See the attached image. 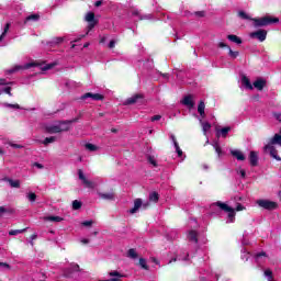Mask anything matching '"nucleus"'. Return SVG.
I'll return each instance as SVG.
<instances>
[{"instance_id": "obj_1", "label": "nucleus", "mask_w": 281, "mask_h": 281, "mask_svg": "<svg viewBox=\"0 0 281 281\" xmlns=\"http://www.w3.org/2000/svg\"><path fill=\"white\" fill-rule=\"evenodd\" d=\"M214 205H216L217 207H220V210H222L223 212H225L227 214L226 223H234L236 221V212H243V211L247 210V207H245V205H243L240 203H237L235 209L227 205V203H224L221 201L213 204L212 207H214Z\"/></svg>"}, {"instance_id": "obj_2", "label": "nucleus", "mask_w": 281, "mask_h": 281, "mask_svg": "<svg viewBox=\"0 0 281 281\" xmlns=\"http://www.w3.org/2000/svg\"><path fill=\"white\" fill-rule=\"evenodd\" d=\"M31 67H38L42 71H49V69H53L56 67V63L52 64H36V63H27V64H20L12 66L9 70H7V74H16L19 71H25V69H31Z\"/></svg>"}, {"instance_id": "obj_3", "label": "nucleus", "mask_w": 281, "mask_h": 281, "mask_svg": "<svg viewBox=\"0 0 281 281\" xmlns=\"http://www.w3.org/2000/svg\"><path fill=\"white\" fill-rule=\"evenodd\" d=\"M71 128V121L55 122L46 126L48 133H63Z\"/></svg>"}, {"instance_id": "obj_4", "label": "nucleus", "mask_w": 281, "mask_h": 281, "mask_svg": "<svg viewBox=\"0 0 281 281\" xmlns=\"http://www.w3.org/2000/svg\"><path fill=\"white\" fill-rule=\"evenodd\" d=\"M252 22H254V27H266V25H271V23H279L280 19L263 16L259 19H252Z\"/></svg>"}, {"instance_id": "obj_5", "label": "nucleus", "mask_w": 281, "mask_h": 281, "mask_svg": "<svg viewBox=\"0 0 281 281\" xmlns=\"http://www.w3.org/2000/svg\"><path fill=\"white\" fill-rule=\"evenodd\" d=\"M257 205L259 207H262V210H276L278 207V203L271 201V200H257Z\"/></svg>"}, {"instance_id": "obj_6", "label": "nucleus", "mask_w": 281, "mask_h": 281, "mask_svg": "<svg viewBox=\"0 0 281 281\" xmlns=\"http://www.w3.org/2000/svg\"><path fill=\"white\" fill-rule=\"evenodd\" d=\"M85 21H87L88 23L87 34H89V32H91V30H93L95 25H98V21H95V14L93 12H88L85 16Z\"/></svg>"}, {"instance_id": "obj_7", "label": "nucleus", "mask_w": 281, "mask_h": 281, "mask_svg": "<svg viewBox=\"0 0 281 281\" xmlns=\"http://www.w3.org/2000/svg\"><path fill=\"white\" fill-rule=\"evenodd\" d=\"M78 177L86 188H89L90 190H93L95 188V182L87 179V176H85L82 169L78 170Z\"/></svg>"}, {"instance_id": "obj_8", "label": "nucleus", "mask_w": 281, "mask_h": 281, "mask_svg": "<svg viewBox=\"0 0 281 281\" xmlns=\"http://www.w3.org/2000/svg\"><path fill=\"white\" fill-rule=\"evenodd\" d=\"M249 36L250 38H257L259 43H265V41H267V31L258 30V31L251 32Z\"/></svg>"}, {"instance_id": "obj_9", "label": "nucleus", "mask_w": 281, "mask_h": 281, "mask_svg": "<svg viewBox=\"0 0 281 281\" xmlns=\"http://www.w3.org/2000/svg\"><path fill=\"white\" fill-rule=\"evenodd\" d=\"M148 205H150L149 202H142V199H136L134 201V207L130 210V214H136V212L139 210V207H143L144 210H146V207H148Z\"/></svg>"}, {"instance_id": "obj_10", "label": "nucleus", "mask_w": 281, "mask_h": 281, "mask_svg": "<svg viewBox=\"0 0 281 281\" xmlns=\"http://www.w3.org/2000/svg\"><path fill=\"white\" fill-rule=\"evenodd\" d=\"M187 240L193 245H196V243H199V233L195 229L188 231Z\"/></svg>"}, {"instance_id": "obj_11", "label": "nucleus", "mask_w": 281, "mask_h": 281, "mask_svg": "<svg viewBox=\"0 0 281 281\" xmlns=\"http://www.w3.org/2000/svg\"><path fill=\"white\" fill-rule=\"evenodd\" d=\"M265 150H268L270 153V156L276 159L277 161H281L280 156H278V149H276V147H273V145L271 144H267L265 146Z\"/></svg>"}, {"instance_id": "obj_12", "label": "nucleus", "mask_w": 281, "mask_h": 281, "mask_svg": "<svg viewBox=\"0 0 281 281\" xmlns=\"http://www.w3.org/2000/svg\"><path fill=\"white\" fill-rule=\"evenodd\" d=\"M87 98H91V100H95V101L104 100V95L100 93L88 92L81 97V100H87Z\"/></svg>"}, {"instance_id": "obj_13", "label": "nucleus", "mask_w": 281, "mask_h": 281, "mask_svg": "<svg viewBox=\"0 0 281 281\" xmlns=\"http://www.w3.org/2000/svg\"><path fill=\"white\" fill-rule=\"evenodd\" d=\"M177 260H181L182 262H188V260H190V255L187 251H183L182 255H179L176 258H172L169 261V265H172V262H177Z\"/></svg>"}, {"instance_id": "obj_14", "label": "nucleus", "mask_w": 281, "mask_h": 281, "mask_svg": "<svg viewBox=\"0 0 281 281\" xmlns=\"http://www.w3.org/2000/svg\"><path fill=\"white\" fill-rule=\"evenodd\" d=\"M249 161L252 168H256V166H258V161H259L258 151H254V150L250 151Z\"/></svg>"}, {"instance_id": "obj_15", "label": "nucleus", "mask_w": 281, "mask_h": 281, "mask_svg": "<svg viewBox=\"0 0 281 281\" xmlns=\"http://www.w3.org/2000/svg\"><path fill=\"white\" fill-rule=\"evenodd\" d=\"M109 276H110L111 279H108V281H122L121 278H125V276L117 272V270L110 271Z\"/></svg>"}, {"instance_id": "obj_16", "label": "nucleus", "mask_w": 281, "mask_h": 281, "mask_svg": "<svg viewBox=\"0 0 281 281\" xmlns=\"http://www.w3.org/2000/svg\"><path fill=\"white\" fill-rule=\"evenodd\" d=\"M41 20V15L38 13H33L31 15H27L24 20V24L27 25V23H36Z\"/></svg>"}, {"instance_id": "obj_17", "label": "nucleus", "mask_w": 281, "mask_h": 281, "mask_svg": "<svg viewBox=\"0 0 281 281\" xmlns=\"http://www.w3.org/2000/svg\"><path fill=\"white\" fill-rule=\"evenodd\" d=\"M139 100H142V94H134L132 97H130L128 99H126L124 101L125 106H128V104H136V102H139Z\"/></svg>"}, {"instance_id": "obj_18", "label": "nucleus", "mask_w": 281, "mask_h": 281, "mask_svg": "<svg viewBox=\"0 0 281 281\" xmlns=\"http://www.w3.org/2000/svg\"><path fill=\"white\" fill-rule=\"evenodd\" d=\"M170 139L176 148V153L178 155V157H183V150H181V147H179V143L177 142V137H175V135H170Z\"/></svg>"}, {"instance_id": "obj_19", "label": "nucleus", "mask_w": 281, "mask_h": 281, "mask_svg": "<svg viewBox=\"0 0 281 281\" xmlns=\"http://www.w3.org/2000/svg\"><path fill=\"white\" fill-rule=\"evenodd\" d=\"M231 154L237 159V161H245V154L239 149H232Z\"/></svg>"}, {"instance_id": "obj_20", "label": "nucleus", "mask_w": 281, "mask_h": 281, "mask_svg": "<svg viewBox=\"0 0 281 281\" xmlns=\"http://www.w3.org/2000/svg\"><path fill=\"white\" fill-rule=\"evenodd\" d=\"M272 146H281V130L280 133L274 134V136L270 139V142L268 143Z\"/></svg>"}, {"instance_id": "obj_21", "label": "nucleus", "mask_w": 281, "mask_h": 281, "mask_svg": "<svg viewBox=\"0 0 281 281\" xmlns=\"http://www.w3.org/2000/svg\"><path fill=\"white\" fill-rule=\"evenodd\" d=\"M198 113L200 114V117L198 120H204L205 117V102L200 101L198 105Z\"/></svg>"}, {"instance_id": "obj_22", "label": "nucleus", "mask_w": 281, "mask_h": 281, "mask_svg": "<svg viewBox=\"0 0 281 281\" xmlns=\"http://www.w3.org/2000/svg\"><path fill=\"white\" fill-rule=\"evenodd\" d=\"M199 122L202 126L203 135L207 136V131H210V128H212V124H210L207 122H203V119H199Z\"/></svg>"}, {"instance_id": "obj_23", "label": "nucleus", "mask_w": 281, "mask_h": 281, "mask_svg": "<svg viewBox=\"0 0 281 281\" xmlns=\"http://www.w3.org/2000/svg\"><path fill=\"white\" fill-rule=\"evenodd\" d=\"M182 104H184V106H188V109L194 108V101L192 100V97H190V95L183 98Z\"/></svg>"}, {"instance_id": "obj_24", "label": "nucleus", "mask_w": 281, "mask_h": 281, "mask_svg": "<svg viewBox=\"0 0 281 281\" xmlns=\"http://www.w3.org/2000/svg\"><path fill=\"white\" fill-rule=\"evenodd\" d=\"M241 85H243V87H245L249 91H251L254 89V86L251 85V81L246 76L241 77Z\"/></svg>"}, {"instance_id": "obj_25", "label": "nucleus", "mask_w": 281, "mask_h": 281, "mask_svg": "<svg viewBox=\"0 0 281 281\" xmlns=\"http://www.w3.org/2000/svg\"><path fill=\"white\" fill-rule=\"evenodd\" d=\"M266 81L262 79H258L254 82L255 89H258V91H262L265 89Z\"/></svg>"}, {"instance_id": "obj_26", "label": "nucleus", "mask_w": 281, "mask_h": 281, "mask_svg": "<svg viewBox=\"0 0 281 281\" xmlns=\"http://www.w3.org/2000/svg\"><path fill=\"white\" fill-rule=\"evenodd\" d=\"M211 146H213V148L218 157H221V155H223V150L221 149V145L218 144V140H214L213 143H211Z\"/></svg>"}, {"instance_id": "obj_27", "label": "nucleus", "mask_w": 281, "mask_h": 281, "mask_svg": "<svg viewBox=\"0 0 281 281\" xmlns=\"http://www.w3.org/2000/svg\"><path fill=\"white\" fill-rule=\"evenodd\" d=\"M10 25H11L10 22H8V23L4 25V27H3V30H2V33H1V35H0V43H1V41H3V38H5V36L8 35V32H10Z\"/></svg>"}, {"instance_id": "obj_28", "label": "nucleus", "mask_w": 281, "mask_h": 281, "mask_svg": "<svg viewBox=\"0 0 281 281\" xmlns=\"http://www.w3.org/2000/svg\"><path fill=\"white\" fill-rule=\"evenodd\" d=\"M227 38L232 43H236V45H241L243 44V40H240V37H238L237 35H228Z\"/></svg>"}, {"instance_id": "obj_29", "label": "nucleus", "mask_w": 281, "mask_h": 281, "mask_svg": "<svg viewBox=\"0 0 281 281\" xmlns=\"http://www.w3.org/2000/svg\"><path fill=\"white\" fill-rule=\"evenodd\" d=\"M99 196L105 201H113V199H115V194L113 193H99Z\"/></svg>"}, {"instance_id": "obj_30", "label": "nucleus", "mask_w": 281, "mask_h": 281, "mask_svg": "<svg viewBox=\"0 0 281 281\" xmlns=\"http://www.w3.org/2000/svg\"><path fill=\"white\" fill-rule=\"evenodd\" d=\"M25 232H27V228H23V229H11L9 232V236H19V234H25Z\"/></svg>"}, {"instance_id": "obj_31", "label": "nucleus", "mask_w": 281, "mask_h": 281, "mask_svg": "<svg viewBox=\"0 0 281 281\" xmlns=\"http://www.w3.org/2000/svg\"><path fill=\"white\" fill-rule=\"evenodd\" d=\"M44 221H50L52 223H60L63 221V217H60V216H46V217H44Z\"/></svg>"}, {"instance_id": "obj_32", "label": "nucleus", "mask_w": 281, "mask_h": 281, "mask_svg": "<svg viewBox=\"0 0 281 281\" xmlns=\"http://www.w3.org/2000/svg\"><path fill=\"white\" fill-rule=\"evenodd\" d=\"M26 199L30 201V203H35L36 202V193L30 191L26 192Z\"/></svg>"}, {"instance_id": "obj_33", "label": "nucleus", "mask_w": 281, "mask_h": 281, "mask_svg": "<svg viewBox=\"0 0 281 281\" xmlns=\"http://www.w3.org/2000/svg\"><path fill=\"white\" fill-rule=\"evenodd\" d=\"M238 16L239 19H244V21H252L251 16L245 11H239Z\"/></svg>"}, {"instance_id": "obj_34", "label": "nucleus", "mask_w": 281, "mask_h": 281, "mask_svg": "<svg viewBox=\"0 0 281 281\" xmlns=\"http://www.w3.org/2000/svg\"><path fill=\"white\" fill-rule=\"evenodd\" d=\"M229 131H232L231 127H224L222 130H220L217 132V137H220L222 135V137H227V133H229Z\"/></svg>"}, {"instance_id": "obj_35", "label": "nucleus", "mask_w": 281, "mask_h": 281, "mask_svg": "<svg viewBox=\"0 0 281 281\" xmlns=\"http://www.w3.org/2000/svg\"><path fill=\"white\" fill-rule=\"evenodd\" d=\"M54 142H56V136H50L42 140V144H44V146H47L48 144H54Z\"/></svg>"}, {"instance_id": "obj_36", "label": "nucleus", "mask_w": 281, "mask_h": 281, "mask_svg": "<svg viewBox=\"0 0 281 281\" xmlns=\"http://www.w3.org/2000/svg\"><path fill=\"white\" fill-rule=\"evenodd\" d=\"M127 258H132L133 260L137 259V250L131 248V249L127 251Z\"/></svg>"}, {"instance_id": "obj_37", "label": "nucleus", "mask_w": 281, "mask_h": 281, "mask_svg": "<svg viewBox=\"0 0 281 281\" xmlns=\"http://www.w3.org/2000/svg\"><path fill=\"white\" fill-rule=\"evenodd\" d=\"M8 182L11 186V188H21V181L19 180L8 179Z\"/></svg>"}, {"instance_id": "obj_38", "label": "nucleus", "mask_w": 281, "mask_h": 281, "mask_svg": "<svg viewBox=\"0 0 281 281\" xmlns=\"http://www.w3.org/2000/svg\"><path fill=\"white\" fill-rule=\"evenodd\" d=\"M149 201H153L154 203H157V201H159V193L158 192H151L149 194Z\"/></svg>"}, {"instance_id": "obj_39", "label": "nucleus", "mask_w": 281, "mask_h": 281, "mask_svg": "<svg viewBox=\"0 0 281 281\" xmlns=\"http://www.w3.org/2000/svg\"><path fill=\"white\" fill-rule=\"evenodd\" d=\"M86 150H90V153H95L98 150V147L91 143L86 144Z\"/></svg>"}, {"instance_id": "obj_40", "label": "nucleus", "mask_w": 281, "mask_h": 281, "mask_svg": "<svg viewBox=\"0 0 281 281\" xmlns=\"http://www.w3.org/2000/svg\"><path fill=\"white\" fill-rule=\"evenodd\" d=\"M239 54H240V53H238L237 50H232V48L228 47V56H229L231 58H238Z\"/></svg>"}, {"instance_id": "obj_41", "label": "nucleus", "mask_w": 281, "mask_h": 281, "mask_svg": "<svg viewBox=\"0 0 281 281\" xmlns=\"http://www.w3.org/2000/svg\"><path fill=\"white\" fill-rule=\"evenodd\" d=\"M82 207V202L75 200L72 201V210H80Z\"/></svg>"}, {"instance_id": "obj_42", "label": "nucleus", "mask_w": 281, "mask_h": 281, "mask_svg": "<svg viewBox=\"0 0 281 281\" xmlns=\"http://www.w3.org/2000/svg\"><path fill=\"white\" fill-rule=\"evenodd\" d=\"M241 260H249V251L247 249H241Z\"/></svg>"}, {"instance_id": "obj_43", "label": "nucleus", "mask_w": 281, "mask_h": 281, "mask_svg": "<svg viewBox=\"0 0 281 281\" xmlns=\"http://www.w3.org/2000/svg\"><path fill=\"white\" fill-rule=\"evenodd\" d=\"M265 276L268 278V281L273 280V272L270 269L265 270Z\"/></svg>"}, {"instance_id": "obj_44", "label": "nucleus", "mask_w": 281, "mask_h": 281, "mask_svg": "<svg viewBox=\"0 0 281 281\" xmlns=\"http://www.w3.org/2000/svg\"><path fill=\"white\" fill-rule=\"evenodd\" d=\"M3 106H5L7 109H14V110L21 109V105H19V104H10V103H3Z\"/></svg>"}, {"instance_id": "obj_45", "label": "nucleus", "mask_w": 281, "mask_h": 281, "mask_svg": "<svg viewBox=\"0 0 281 281\" xmlns=\"http://www.w3.org/2000/svg\"><path fill=\"white\" fill-rule=\"evenodd\" d=\"M139 266L142 267V269H145L146 271H148V265L146 263V259L140 258Z\"/></svg>"}, {"instance_id": "obj_46", "label": "nucleus", "mask_w": 281, "mask_h": 281, "mask_svg": "<svg viewBox=\"0 0 281 281\" xmlns=\"http://www.w3.org/2000/svg\"><path fill=\"white\" fill-rule=\"evenodd\" d=\"M148 162L154 166V168H157V159L154 158V156H148Z\"/></svg>"}, {"instance_id": "obj_47", "label": "nucleus", "mask_w": 281, "mask_h": 281, "mask_svg": "<svg viewBox=\"0 0 281 281\" xmlns=\"http://www.w3.org/2000/svg\"><path fill=\"white\" fill-rule=\"evenodd\" d=\"M12 88L10 86H7L1 89V93H8V95H12Z\"/></svg>"}, {"instance_id": "obj_48", "label": "nucleus", "mask_w": 281, "mask_h": 281, "mask_svg": "<svg viewBox=\"0 0 281 281\" xmlns=\"http://www.w3.org/2000/svg\"><path fill=\"white\" fill-rule=\"evenodd\" d=\"M262 258H267V254L260 252V254L256 255V262H260V260Z\"/></svg>"}, {"instance_id": "obj_49", "label": "nucleus", "mask_w": 281, "mask_h": 281, "mask_svg": "<svg viewBox=\"0 0 281 281\" xmlns=\"http://www.w3.org/2000/svg\"><path fill=\"white\" fill-rule=\"evenodd\" d=\"M0 267H1V269H5L7 271H10V269H12V267H10L9 263L1 262V261H0Z\"/></svg>"}, {"instance_id": "obj_50", "label": "nucleus", "mask_w": 281, "mask_h": 281, "mask_svg": "<svg viewBox=\"0 0 281 281\" xmlns=\"http://www.w3.org/2000/svg\"><path fill=\"white\" fill-rule=\"evenodd\" d=\"M117 41L116 40H111L110 43L108 44L109 49H113L116 45Z\"/></svg>"}, {"instance_id": "obj_51", "label": "nucleus", "mask_w": 281, "mask_h": 281, "mask_svg": "<svg viewBox=\"0 0 281 281\" xmlns=\"http://www.w3.org/2000/svg\"><path fill=\"white\" fill-rule=\"evenodd\" d=\"M81 225L83 226V227H91V225H93V221H85V222H82L81 223Z\"/></svg>"}, {"instance_id": "obj_52", "label": "nucleus", "mask_w": 281, "mask_h": 281, "mask_svg": "<svg viewBox=\"0 0 281 281\" xmlns=\"http://www.w3.org/2000/svg\"><path fill=\"white\" fill-rule=\"evenodd\" d=\"M241 245L245 247L247 245H249V239L247 238V236H243V239H241Z\"/></svg>"}, {"instance_id": "obj_53", "label": "nucleus", "mask_w": 281, "mask_h": 281, "mask_svg": "<svg viewBox=\"0 0 281 281\" xmlns=\"http://www.w3.org/2000/svg\"><path fill=\"white\" fill-rule=\"evenodd\" d=\"M237 175H240V177H241L243 179H245L247 172L245 171V169H238V170H237Z\"/></svg>"}, {"instance_id": "obj_54", "label": "nucleus", "mask_w": 281, "mask_h": 281, "mask_svg": "<svg viewBox=\"0 0 281 281\" xmlns=\"http://www.w3.org/2000/svg\"><path fill=\"white\" fill-rule=\"evenodd\" d=\"M9 146H11V148H23V145L14 144L12 142H9Z\"/></svg>"}, {"instance_id": "obj_55", "label": "nucleus", "mask_w": 281, "mask_h": 281, "mask_svg": "<svg viewBox=\"0 0 281 281\" xmlns=\"http://www.w3.org/2000/svg\"><path fill=\"white\" fill-rule=\"evenodd\" d=\"M61 41H63V37H56L52 43L53 45H59Z\"/></svg>"}, {"instance_id": "obj_56", "label": "nucleus", "mask_w": 281, "mask_h": 281, "mask_svg": "<svg viewBox=\"0 0 281 281\" xmlns=\"http://www.w3.org/2000/svg\"><path fill=\"white\" fill-rule=\"evenodd\" d=\"M159 120H161V115H154L151 117V122H159Z\"/></svg>"}, {"instance_id": "obj_57", "label": "nucleus", "mask_w": 281, "mask_h": 281, "mask_svg": "<svg viewBox=\"0 0 281 281\" xmlns=\"http://www.w3.org/2000/svg\"><path fill=\"white\" fill-rule=\"evenodd\" d=\"M217 46L221 47V48L227 47L229 49V46H227V44H225V42H220L217 44Z\"/></svg>"}, {"instance_id": "obj_58", "label": "nucleus", "mask_w": 281, "mask_h": 281, "mask_svg": "<svg viewBox=\"0 0 281 281\" xmlns=\"http://www.w3.org/2000/svg\"><path fill=\"white\" fill-rule=\"evenodd\" d=\"M71 269H72V271H78L80 269V266L72 263Z\"/></svg>"}, {"instance_id": "obj_59", "label": "nucleus", "mask_w": 281, "mask_h": 281, "mask_svg": "<svg viewBox=\"0 0 281 281\" xmlns=\"http://www.w3.org/2000/svg\"><path fill=\"white\" fill-rule=\"evenodd\" d=\"M274 117L278 122H281V113H274Z\"/></svg>"}, {"instance_id": "obj_60", "label": "nucleus", "mask_w": 281, "mask_h": 281, "mask_svg": "<svg viewBox=\"0 0 281 281\" xmlns=\"http://www.w3.org/2000/svg\"><path fill=\"white\" fill-rule=\"evenodd\" d=\"M80 243H82L83 245H89V239L82 238V239H80Z\"/></svg>"}, {"instance_id": "obj_61", "label": "nucleus", "mask_w": 281, "mask_h": 281, "mask_svg": "<svg viewBox=\"0 0 281 281\" xmlns=\"http://www.w3.org/2000/svg\"><path fill=\"white\" fill-rule=\"evenodd\" d=\"M106 38H109V36H102L101 40H100V43H106Z\"/></svg>"}, {"instance_id": "obj_62", "label": "nucleus", "mask_w": 281, "mask_h": 281, "mask_svg": "<svg viewBox=\"0 0 281 281\" xmlns=\"http://www.w3.org/2000/svg\"><path fill=\"white\" fill-rule=\"evenodd\" d=\"M195 14H196V16H205V12H203V11L196 12Z\"/></svg>"}, {"instance_id": "obj_63", "label": "nucleus", "mask_w": 281, "mask_h": 281, "mask_svg": "<svg viewBox=\"0 0 281 281\" xmlns=\"http://www.w3.org/2000/svg\"><path fill=\"white\" fill-rule=\"evenodd\" d=\"M94 5H95V8H100V5H102V1H97L95 3H94Z\"/></svg>"}, {"instance_id": "obj_64", "label": "nucleus", "mask_w": 281, "mask_h": 281, "mask_svg": "<svg viewBox=\"0 0 281 281\" xmlns=\"http://www.w3.org/2000/svg\"><path fill=\"white\" fill-rule=\"evenodd\" d=\"M36 238H38V235H36V234H33V235L31 236V240H36Z\"/></svg>"}]
</instances>
